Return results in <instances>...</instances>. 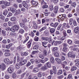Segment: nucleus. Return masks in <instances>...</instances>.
<instances>
[{
    "label": "nucleus",
    "instance_id": "nucleus-38",
    "mask_svg": "<svg viewBox=\"0 0 79 79\" xmlns=\"http://www.w3.org/2000/svg\"><path fill=\"white\" fill-rule=\"evenodd\" d=\"M4 4H5V5H6V6H10V2L5 1Z\"/></svg>",
    "mask_w": 79,
    "mask_h": 79
},
{
    "label": "nucleus",
    "instance_id": "nucleus-29",
    "mask_svg": "<svg viewBox=\"0 0 79 79\" xmlns=\"http://www.w3.org/2000/svg\"><path fill=\"white\" fill-rule=\"evenodd\" d=\"M0 18L2 20H5V17L3 15H0Z\"/></svg>",
    "mask_w": 79,
    "mask_h": 79
},
{
    "label": "nucleus",
    "instance_id": "nucleus-55",
    "mask_svg": "<svg viewBox=\"0 0 79 79\" xmlns=\"http://www.w3.org/2000/svg\"><path fill=\"white\" fill-rule=\"evenodd\" d=\"M31 62H28L26 65V66H27H27H30V65H31Z\"/></svg>",
    "mask_w": 79,
    "mask_h": 79
},
{
    "label": "nucleus",
    "instance_id": "nucleus-26",
    "mask_svg": "<svg viewBox=\"0 0 79 79\" xmlns=\"http://www.w3.org/2000/svg\"><path fill=\"white\" fill-rule=\"evenodd\" d=\"M43 54V55L44 56H47V51L45 50H44Z\"/></svg>",
    "mask_w": 79,
    "mask_h": 79
},
{
    "label": "nucleus",
    "instance_id": "nucleus-25",
    "mask_svg": "<svg viewBox=\"0 0 79 79\" xmlns=\"http://www.w3.org/2000/svg\"><path fill=\"white\" fill-rule=\"evenodd\" d=\"M39 58H41V59H42L43 60V59H44L45 58L44 56L42 54H39Z\"/></svg>",
    "mask_w": 79,
    "mask_h": 79
},
{
    "label": "nucleus",
    "instance_id": "nucleus-51",
    "mask_svg": "<svg viewBox=\"0 0 79 79\" xmlns=\"http://www.w3.org/2000/svg\"><path fill=\"white\" fill-rule=\"evenodd\" d=\"M2 43L3 44H6L7 43V41L5 40H4L2 41Z\"/></svg>",
    "mask_w": 79,
    "mask_h": 79
},
{
    "label": "nucleus",
    "instance_id": "nucleus-2",
    "mask_svg": "<svg viewBox=\"0 0 79 79\" xmlns=\"http://www.w3.org/2000/svg\"><path fill=\"white\" fill-rule=\"evenodd\" d=\"M68 56L69 58H74L76 57V55L73 54L72 52H69L68 54Z\"/></svg>",
    "mask_w": 79,
    "mask_h": 79
},
{
    "label": "nucleus",
    "instance_id": "nucleus-27",
    "mask_svg": "<svg viewBox=\"0 0 79 79\" xmlns=\"http://www.w3.org/2000/svg\"><path fill=\"white\" fill-rule=\"evenodd\" d=\"M42 44L43 46L45 48L47 47V42H42Z\"/></svg>",
    "mask_w": 79,
    "mask_h": 79
},
{
    "label": "nucleus",
    "instance_id": "nucleus-20",
    "mask_svg": "<svg viewBox=\"0 0 79 79\" xmlns=\"http://www.w3.org/2000/svg\"><path fill=\"white\" fill-rule=\"evenodd\" d=\"M55 31V29L54 28H51L50 29H49V32H50V33L51 34L52 33H54Z\"/></svg>",
    "mask_w": 79,
    "mask_h": 79
},
{
    "label": "nucleus",
    "instance_id": "nucleus-47",
    "mask_svg": "<svg viewBox=\"0 0 79 79\" xmlns=\"http://www.w3.org/2000/svg\"><path fill=\"white\" fill-rule=\"evenodd\" d=\"M33 49L35 50H37V49H38V46H37V45H35L33 47Z\"/></svg>",
    "mask_w": 79,
    "mask_h": 79
},
{
    "label": "nucleus",
    "instance_id": "nucleus-41",
    "mask_svg": "<svg viewBox=\"0 0 79 79\" xmlns=\"http://www.w3.org/2000/svg\"><path fill=\"white\" fill-rule=\"evenodd\" d=\"M58 48L56 47H55L53 48L52 51L53 52H56L58 50Z\"/></svg>",
    "mask_w": 79,
    "mask_h": 79
},
{
    "label": "nucleus",
    "instance_id": "nucleus-39",
    "mask_svg": "<svg viewBox=\"0 0 79 79\" xmlns=\"http://www.w3.org/2000/svg\"><path fill=\"white\" fill-rule=\"evenodd\" d=\"M62 50L64 52H66L68 50V48H63Z\"/></svg>",
    "mask_w": 79,
    "mask_h": 79
},
{
    "label": "nucleus",
    "instance_id": "nucleus-49",
    "mask_svg": "<svg viewBox=\"0 0 79 79\" xmlns=\"http://www.w3.org/2000/svg\"><path fill=\"white\" fill-rule=\"evenodd\" d=\"M63 77H64L63 75H61L60 76H58L57 77L58 79H62L63 78Z\"/></svg>",
    "mask_w": 79,
    "mask_h": 79
},
{
    "label": "nucleus",
    "instance_id": "nucleus-57",
    "mask_svg": "<svg viewBox=\"0 0 79 79\" xmlns=\"http://www.w3.org/2000/svg\"><path fill=\"white\" fill-rule=\"evenodd\" d=\"M46 3L45 2H44V0H43L41 3V5H45V4H46Z\"/></svg>",
    "mask_w": 79,
    "mask_h": 79
},
{
    "label": "nucleus",
    "instance_id": "nucleus-4",
    "mask_svg": "<svg viewBox=\"0 0 79 79\" xmlns=\"http://www.w3.org/2000/svg\"><path fill=\"white\" fill-rule=\"evenodd\" d=\"M6 52L5 53V55L6 56H9L10 55V50L8 49H6L5 50Z\"/></svg>",
    "mask_w": 79,
    "mask_h": 79
},
{
    "label": "nucleus",
    "instance_id": "nucleus-3",
    "mask_svg": "<svg viewBox=\"0 0 79 79\" xmlns=\"http://www.w3.org/2000/svg\"><path fill=\"white\" fill-rule=\"evenodd\" d=\"M7 71L9 73L11 74L14 71V68L13 67H9Z\"/></svg>",
    "mask_w": 79,
    "mask_h": 79
},
{
    "label": "nucleus",
    "instance_id": "nucleus-54",
    "mask_svg": "<svg viewBox=\"0 0 79 79\" xmlns=\"http://www.w3.org/2000/svg\"><path fill=\"white\" fill-rule=\"evenodd\" d=\"M37 53V51H33L32 53L31 54L32 55H34V54H36Z\"/></svg>",
    "mask_w": 79,
    "mask_h": 79
},
{
    "label": "nucleus",
    "instance_id": "nucleus-15",
    "mask_svg": "<svg viewBox=\"0 0 79 79\" xmlns=\"http://www.w3.org/2000/svg\"><path fill=\"white\" fill-rule=\"evenodd\" d=\"M50 61L51 63H55V59H54V58L52 56L51 57Z\"/></svg>",
    "mask_w": 79,
    "mask_h": 79
},
{
    "label": "nucleus",
    "instance_id": "nucleus-30",
    "mask_svg": "<svg viewBox=\"0 0 79 79\" xmlns=\"http://www.w3.org/2000/svg\"><path fill=\"white\" fill-rule=\"evenodd\" d=\"M10 10L11 11L12 13H16V10H15V9H14V8H10Z\"/></svg>",
    "mask_w": 79,
    "mask_h": 79
},
{
    "label": "nucleus",
    "instance_id": "nucleus-59",
    "mask_svg": "<svg viewBox=\"0 0 79 79\" xmlns=\"http://www.w3.org/2000/svg\"><path fill=\"white\" fill-rule=\"evenodd\" d=\"M1 6L3 9H5V8H6V5L5 4H4L2 6Z\"/></svg>",
    "mask_w": 79,
    "mask_h": 79
},
{
    "label": "nucleus",
    "instance_id": "nucleus-35",
    "mask_svg": "<svg viewBox=\"0 0 79 79\" xmlns=\"http://www.w3.org/2000/svg\"><path fill=\"white\" fill-rule=\"evenodd\" d=\"M19 68H20V65L19 64L17 63L16 65V68L18 69H19Z\"/></svg>",
    "mask_w": 79,
    "mask_h": 79
},
{
    "label": "nucleus",
    "instance_id": "nucleus-16",
    "mask_svg": "<svg viewBox=\"0 0 79 79\" xmlns=\"http://www.w3.org/2000/svg\"><path fill=\"white\" fill-rule=\"evenodd\" d=\"M14 27L15 31L16 30L18 31V30H19V26L17 25H15L14 26Z\"/></svg>",
    "mask_w": 79,
    "mask_h": 79
},
{
    "label": "nucleus",
    "instance_id": "nucleus-48",
    "mask_svg": "<svg viewBox=\"0 0 79 79\" xmlns=\"http://www.w3.org/2000/svg\"><path fill=\"white\" fill-rule=\"evenodd\" d=\"M59 5H60V6H64V3L63 2H60L59 3Z\"/></svg>",
    "mask_w": 79,
    "mask_h": 79
},
{
    "label": "nucleus",
    "instance_id": "nucleus-32",
    "mask_svg": "<svg viewBox=\"0 0 79 79\" xmlns=\"http://www.w3.org/2000/svg\"><path fill=\"white\" fill-rule=\"evenodd\" d=\"M52 69L53 71L54 72V74H56V67H53Z\"/></svg>",
    "mask_w": 79,
    "mask_h": 79
},
{
    "label": "nucleus",
    "instance_id": "nucleus-60",
    "mask_svg": "<svg viewBox=\"0 0 79 79\" xmlns=\"http://www.w3.org/2000/svg\"><path fill=\"white\" fill-rule=\"evenodd\" d=\"M40 61L41 63H45V62L44 60L42 59H40Z\"/></svg>",
    "mask_w": 79,
    "mask_h": 79
},
{
    "label": "nucleus",
    "instance_id": "nucleus-8",
    "mask_svg": "<svg viewBox=\"0 0 79 79\" xmlns=\"http://www.w3.org/2000/svg\"><path fill=\"white\" fill-rule=\"evenodd\" d=\"M31 2L33 5H35V6H37L38 5V2H37L34 1V0H32Z\"/></svg>",
    "mask_w": 79,
    "mask_h": 79
},
{
    "label": "nucleus",
    "instance_id": "nucleus-64",
    "mask_svg": "<svg viewBox=\"0 0 79 79\" xmlns=\"http://www.w3.org/2000/svg\"><path fill=\"white\" fill-rule=\"evenodd\" d=\"M19 64L20 66H22V65H24V63L23 61L22 62H19Z\"/></svg>",
    "mask_w": 79,
    "mask_h": 79
},
{
    "label": "nucleus",
    "instance_id": "nucleus-21",
    "mask_svg": "<svg viewBox=\"0 0 79 79\" xmlns=\"http://www.w3.org/2000/svg\"><path fill=\"white\" fill-rule=\"evenodd\" d=\"M35 62L36 64H38V63H40V59H35Z\"/></svg>",
    "mask_w": 79,
    "mask_h": 79
},
{
    "label": "nucleus",
    "instance_id": "nucleus-52",
    "mask_svg": "<svg viewBox=\"0 0 79 79\" xmlns=\"http://www.w3.org/2000/svg\"><path fill=\"white\" fill-rule=\"evenodd\" d=\"M61 26H62L61 24L59 25L57 27V29L58 30H60V29H61Z\"/></svg>",
    "mask_w": 79,
    "mask_h": 79
},
{
    "label": "nucleus",
    "instance_id": "nucleus-9",
    "mask_svg": "<svg viewBox=\"0 0 79 79\" xmlns=\"http://www.w3.org/2000/svg\"><path fill=\"white\" fill-rule=\"evenodd\" d=\"M67 64H68V63L67 62H66V61H64L61 64V66L63 69V68H64L65 66H66V65Z\"/></svg>",
    "mask_w": 79,
    "mask_h": 79
},
{
    "label": "nucleus",
    "instance_id": "nucleus-5",
    "mask_svg": "<svg viewBox=\"0 0 79 79\" xmlns=\"http://www.w3.org/2000/svg\"><path fill=\"white\" fill-rule=\"evenodd\" d=\"M20 27H21L23 28L25 30H27V27L24 25V24L21 23H20Z\"/></svg>",
    "mask_w": 79,
    "mask_h": 79
},
{
    "label": "nucleus",
    "instance_id": "nucleus-44",
    "mask_svg": "<svg viewBox=\"0 0 79 79\" xmlns=\"http://www.w3.org/2000/svg\"><path fill=\"white\" fill-rule=\"evenodd\" d=\"M38 76L39 77H42V73L40 72L38 73Z\"/></svg>",
    "mask_w": 79,
    "mask_h": 79
},
{
    "label": "nucleus",
    "instance_id": "nucleus-10",
    "mask_svg": "<svg viewBox=\"0 0 79 79\" xmlns=\"http://www.w3.org/2000/svg\"><path fill=\"white\" fill-rule=\"evenodd\" d=\"M60 18V19L62 21H64L65 19L66 18V15L65 14L63 15L62 17Z\"/></svg>",
    "mask_w": 79,
    "mask_h": 79
},
{
    "label": "nucleus",
    "instance_id": "nucleus-31",
    "mask_svg": "<svg viewBox=\"0 0 79 79\" xmlns=\"http://www.w3.org/2000/svg\"><path fill=\"white\" fill-rule=\"evenodd\" d=\"M63 74V71H62V70H59L58 71L57 74Z\"/></svg>",
    "mask_w": 79,
    "mask_h": 79
},
{
    "label": "nucleus",
    "instance_id": "nucleus-24",
    "mask_svg": "<svg viewBox=\"0 0 79 79\" xmlns=\"http://www.w3.org/2000/svg\"><path fill=\"white\" fill-rule=\"evenodd\" d=\"M23 3L24 4H23V5L24 7H25L26 8H28V6L27 5V3L25 2H24Z\"/></svg>",
    "mask_w": 79,
    "mask_h": 79
},
{
    "label": "nucleus",
    "instance_id": "nucleus-19",
    "mask_svg": "<svg viewBox=\"0 0 79 79\" xmlns=\"http://www.w3.org/2000/svg\"><path fill=\"white\" fill-rule=\"evenodd\" d=\"M10 20L12 21H15L16 20V17L13 16L10 18Z\"/></svg>",
    "mask_w": 79,
    "mask_h": 79
},
{
    "label": "nucleus",
    "instance_id": "nucleus-28",
    "mask_svg": "<svg viewBox=\"0 0 79 79\" xmlns=\"http://www.w3.org/2000/svg\"><path fill=\"white\" fill-rule=\"evenodd\" d=\"M27 19H26V18H24L22 20V22L23 23L25 24L26 23H27Z\"/></svg>",
    "mask_w": 79,
    "mask_h": 79
},
{
    "label": "nucleus",
    "instance_id": "nucleus-33",
    "mask_svg": "<svg viewBox=\"0 0 79 79\" xmlns=\"http://www.w3.org/2000/svg\"><path fill=\"white\" fill-rule=\"evenodd\" d=\"M10 31H11L12 32H15V31H16L15 30V28H14V26H13L10 29Z\"/></svg>",
    "mask_w": 79,
    "mask_h": 79
},
{
    "label": "nucleus",
    "instance_id": "nucleus-13",
    "mask_svg": "<svg viewBox=\"0 0 79 79\" xmlns=\"http://www.w3.org/2000/svg\"><path fill=\"white\" fill-rule=\"evenodd\" d=\"M76 69H77V67L73 66L71 67L70 71L73 72L76 70Z\"/></svg>",
    "mask_w": 79,
    "mask_h": 79
},
{
    "label": "nucleus",
    "instance_id": "nucleus-46",
    "mask_svg": "<svg viewBox=\"0 0 79 79\" xmlns=\"http://www.w3.org/2000/svg\"><path fill=\"white\" fill-rule=\"evenodd\" d=\"M34 40L36 42L38 41V40H39V37L35 36L34 38Z\"/></svg>",
    "mask_w": 79,
    "mask_h": 79
},
{
    "label": "nucleus",
    "instance_id": "nucleus-40",
    "mask_svg": "<svg viewBox=\"0 0 79 79\" xmlns=\"http://www.w3.org/2000/svg\"><path fill=\"white\" fill-rule=\"evenodd\" d=\"M47 29V27H44L40 30V32H42V31H44L45 30V29Z\"/></svg>",
    "mask_w": 79,
    "mask_h": 79
},
{
    "label": "nucleus",
    "instance_id": "nucleus-17",
    "mask_svg": "<svg viewBox=\"0 0 79 79\" xmlns=\"http://www.w3.org/2000/svg\"><path fill=\"white\" fill-rule=\"evenodd\" d=\"M24 33V30L23 29H20L19 30V33H20V34H23V33Z\"/></svg>",
    "mask_w": 79,
    "mask_h": 79
},
{
    "label": "nucleus",
    "instance_id": "nucleus-11",
    "mask_svg": "<svg viewBox=\"0 0 79 79\" xmlns=\"http://www.w3.org/2000/svg\"><path fill=\"white\" fill-rule=\"evenodd\" d=\"M54 55L55 56V57H57V58H59L60 57V55H59V53L58 52H55L54 53Z\"/></svg>",
    "mask_w": 79,
    "mask_h": 79
},
{
    "label": "nucleus",
    "instance_id": "nucleus-36",
    "mask_svg": "<svg viewBox=\"0 0 79 79\" xmlns=\"http://www.w3.org/2000/svg\"><path fill=\"white\" fill-rule=\"evenodd\" d=\"M68 79H73V77H72V74H70L68 75V77H67Z\"/></svg>",
    "mask_w": 79,
    "mask_h": 79
},
{
    "label": "nucleus",
    "instance_id": "nucleus-37",
    "mask_svg": "<svg viewBox=\"0 0 79 79\" xmlns=\"http://www.w3.org/2000/svg\"><path fill=\"white\" fill-rule=\"evenodd\" d=\"M41 69L43 70H45V69H47V67L46 66L44 65V66L42 67L41 68Z\"/></svg>",
    "mask_w": 79,
    "mask_h": 79
},
{
    "label": "nucleus",
    "instance_id": "nucleus-61",
    "mask_svg": "<svg viewBox=\"0 0 79 79\" xmlns=\"http://www.w3.org/2000/svg\"><path fill=\"white\" fill-rule=\"evenodd\" d=\"M3 14L4 15H6L8 14V11H7L6 10L3 13Z\"/></svg>",
    "mask_w": 79,
    "mask_h": 79
},
{
    "label": "nucleus",
    "instance_id": "nucleus-6",
    "mask_svg": "<svg viewBox=\"0 0 79 79\" xmlns=\"http://www.w3.org/2000/svg\"><path fill=\"white\" fill-rule=\"evenodd\" d=\"M4 61L6 64H8L10 63V60L8 58L5 59Z\"/></svg>",
    "mask_w": 79,
    "mask_h": 79
},
{
    "label": "nucleus",
    "instance_id": "nucleus-34",
    "mask_svg": "<svg viewBox=\"0 0 79 79\" xmlns=\"http://www.w3.org/2000/svg\"><path fill=\"white\" fill-rule=\"evenodd\" d=\"M60 59L61 61H64L65 60V59H66V57H65V56H61Z\"/></svg>",
    "mask_w": 79,
    "mask_h": 79
},
{
    "label": "nucleus",
    "instance_id": "nucleus-58",
    "mask_svg": "<svg viewBox=\"0 0 79 79\" xmlns=\"http://www.w3.org/2000/svg\"><path fill=\"white\" fill-rule=\"evenodd\" d=\"M16 77V75L15 73H13V74L12 77L13 78H15Z\"/></svg>",
    "mask_w": 79,
    "mask_h": 79
},
{
    "label": "nucleus",
    "instance_id": "nucleus-56",
    "mask_svg": "<svg viewBox=\"0 0 79 79\" xmlns=\"http://www.w3.org/2000/svg\"><path fill=\"white\" fill-rule=\"evenodd\" d=\"M26 74V73H23V74H22V75H21L22 78H24V76H25Z\"/></svg>",
    "mask_w": 79,
    "mask_h": 79
},
{
    "label": "nucleus",
    "instance_id": "nucleus-62",
    "mask_svg": "<svg viewBox=\"0 0 79 79\" xmlns=\"http://www.w3.org/2000/svg\"><path fill=\"white\" fill-rule=\"evenodd\" d=\"M61 60L60 59L57 62V64H61Z\"/></svg>",
    "mask_w": 79,
    "mask_h": 79
},
{
    "label": "nucleus",
    "instance_id": "nucleus-22",
    "mask_svg": "<svg viewBox=\"0 0 79 79\" xmlns=\"http://www.w3.org/2000/svg\"><path fill=\"white\" fill-rule=\"evenodd\" d=\"M39 71V69L37 68H35L33 69V72L34 73H37Z\"/></svg>",
    "mask_w": 79,
    "mask_h": 79
},
{
    "label": "nucleus",
    "instance_id": "nucleus-45",
    "mask_svg": "<svg viewBox=\"0 0 79 79\" xmlns=\"http://www.w3.org/2000/svg\"><path fill=\"white\" fill-rule=\"evenodd\" d=\"M2 34L3 35H6V31L4 30H2Z\"/></svg>",
    "mask_w": 79,
    "mask_h": 79
},
{
    "label": "nucleus",
    "instance_id": "nucleus-43",
    "mask_svg": "<svg viewBox=\"0 0 79 79\" xmlns=\"http://www.w3.org/2000/svg\"><path fill=\"white\" fill-rule=\"evenodd\" d=\"M46 65H47V67L48 68H50L51 66H50V62H48L47 63H46Z\"/></svg>",
    "mask_w": 79,
    "mask_h": 79
},
{
    "label": "nucleus",
    "instance_id": "nucleus-14",
    "mask_svg": "<svg viewBox=\"0 0 79 79\" xmlns=\"http://www.w3.org/2000/svg\"><path fill=\"white\" fill-rule=\"evenodd\" d=\"M1 69L2 70H5V68H6V66L5 64L2 63L1 64Z\"/></svg>",
    "mask_w": 79,
    "mask_h": 79
},
{
    "label": "nucleus",
    "instance_id": "nucleus-1",
    "mask_svg": "<svg viewBox=\"0 0 79 79\" xmlns=\"http://www.w3.org/2000/svg\"><path fill=\"white\" fill-rule=\"evenodd\" d=\"M41 40H44L45 41H48L49 43H52V40L50 37H42L41 38Z\"/></svg>",
    "mask_w": 79,
    "mask_h": 79
},
{
    "label": "nucleus",
    "instance_id": "nucleus-23",
    "mask_svg": "<svg viewBox=\"0 0 79 79\" xmlns=\"http://www.w3.org/2000/svg\"><path fill=\"white\" fill-rule=\"evenodd\" d=\"M49 9L50 11H53V6L52 5H50L49 6Z\"/></svg>",
    "mask_w": 79,
    "mask_h": 79
},
{
    "label": "nucleus",
    "instance_id": "nucleus-18",
    "mask_svg": "<svg viewBox=\"0 0 79 79\" xmlns=\"http://www.w3.org/2000/svg\"><path fill=\"white\" fill-rule=\"evenodd\" d=\"M21 13V10L20 9H19L17 11H16V12L15 14V15H19V14H20Z\"/></svg>",
    "mask_w": 79,
    "mask_h": 79
},
{
    "label": "nucleus",
    "instance_id": "nucleus-53",
    "mask_svg": "<svg viewBox=\"0 0 79 79\" xmlns=\"http://www.w3.org/2000/svg\"><path fill=\"white\" fill-rule=\"evenodd\" d=\"M29 40V36L27 37L25 40L24 41H23V44H25V43H26V42H27V40Z\"/></svg>",
    "mask_w": 79,
    "mask_h": 79
},
{
    "label": "nucleus",
    "instance_id": "nucleus-42",
    "mask_svg": "<svg viewBox=\"0 0 79 79\" xmlns=\"http://www.w3.org/2000/svg\"><path fill=\"white\" fill-rule=\"evenodd\" d=\"M76 4L75 2H73L71 3V6H72V7H76Z\"/></svg>",
    "mask_w": 79,
    "mask_h": 79
},
{
    "label": "nucleus",
    "instance_id": "nucleus-12",
    "mask_svg": "<svg viewBox=\"0 0 79 79\" xmlns=\"http://www.w3.org/2000/svg\"><path fill=\"white\" fill-rule=\"evenodd\" d=\"M58 7L57 6L55 7L54 9V13H57V12H58Z\"/></svg>",
    "mask_w": 79,
    "mask_h": 79
},
{
    "label": "nucleus",
    "instance_id": "nucleus-7",
    "mask_svg": "<svg viewBox=\"0 0 79 79\" xmlns=\"http://www.w3.org/2000/svg\"><path fill=\"white\" fill-rule=\"evenodd\" d=\"M79 28L78 27H75L74 30V31L75 33H76V34H77V33L79 32Z\"/></svg>",
    "mask_w": 79,
    "mask_h": 79
},
{
    "label": "nucleus",
    "instance_id": "nucleus-50",
    "mask_svg": "<svg viewBox=\"0 0 79 79\" xmlns=\"http://www.w3.org/2000/svg\"><path fill=\"white\" fill-rule=\"evenodd\" d=\"M58 25V23H54V28H56V27H57V26Z\"/></svg>",
    "mask_w": 79,
    "mask_h": 79
},
{
    "label": "nucleus",
    "instance_id": "nucleus-63",
    "mask_svg": "<svg viewBox=\"0 0 79 79\" xmlns=\"http://www.w3.org/2000/svg\"><path fill=\"white\" fill-rule=\"evenodd\" d=\"M53 2L54 3L56 4L58 2V0H53Z\"/></svg>",
    "mask_w": 79,
    "mask_h": 79
}]
</instances>
